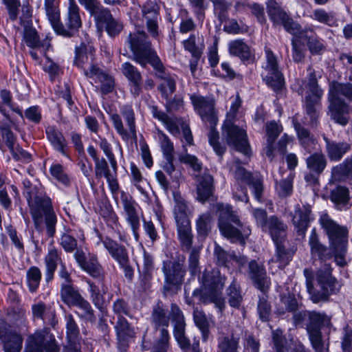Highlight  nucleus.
<instances>
[{
	"label": "nucleus",
	"instance_id": "nucleus-52",
	"mask_svg": "<svg viewBox=\"0 0 352 352\" xmlns=\"http://www.w3.org/2000/svg\"><path fill=\"white\" fill-rule=\"evenodd\" d=\"M85 283L88 285V291L90 293V298L94 306L102 311L104 306V294H106L107 289L104 293L102 287L100 289L99 286L96 284L95 282L90 280L89 278L85 279ZM98 284L102 286V284L98 281ZM104 287L107 289V287L104 285Z\"/></svg>",
	"mask_w": 352,
	"mask_h": 352
},
{
	"label": "nucleus",
	"instance_id": "nucleus-42",
	"mask_svg": "<svg viewBox=\"0 0 352 352\" xmlns=\"http://www.w3.org/2000/svg\"><path fill=\"white\" fill-rule=\"evenodd\" d=\"M0 113L4 117L5 120L11 124H14V120L11 118L10 115L6 109L8 107L13 112L17 113L20 117L23 118V113L19 105L12 101V96L11 92L8 89H2L0 91Z\"/></svg>",
	"mask_w": 352,
	"mask_h": 352
},
{
	"label": "nucleus",
	"instance_id": "nucleus-58",
	"mask_svg": "<svg viewBox=\"0 0 352 352\" xmlns=\"http://www.w3.org/2000/svg\"><path fill=\"white\" fill-rule=\"evenodd\" d=\"M170 336L168 329H160V336L157 338L151 348V352H169Z\"/></svg>",
	"mask_w": 352,
	"mask_h": 352
},
{
	"label": "nucleus",
	"instance_id": "nucleus-2",
	"mask_svg": "<svg viewBox=\"0 0 352 352\" xmlns=\"http://www.w3.org/2000/svg\"><path fill=\"white\" fill-rule=\"evenodd\" d=\"M226 280V276H221L219 271L205 270L199 278L203 288L195 289L192 297L197 298L200 303L204 305L214 303L222 314L226 308V300L222 296Z\"/></svg>",
	"mask_w": 352,
	"mask_h": 352
},
{
	"label": "nucleus",
	"instance_id": "nucleus-8",
	"mask_svg": "<svg viewBox=\"0 0 352 352\" xmlns=\"http://www.w3.org/2000/svg\"><path fill=\"white\" fill-rule=\"evenodd\" d=\"M333 267L330 264L325 263L319 268L316 274V280L320 290L314 287L311 283H307V292L310 295V299L314 303L327 302L331 295L340 292L342 285L332 274Z\"/></svg>",
	"mask_w": 352,
	"mask_h": 352
},
{
	"label": "nucleus",
	"instance_id": "nucleus-26",
	"mask_svg": "<svg viewBox=\"0 0 352 352\" xmlns=\"http://www.w3.org/2000/svg\"><path fill=\"white\" fill-rule=\"evenodd\" d=\"M45 132L52 148L62 155L69 157L68 142L62 131L55 125H48L45 127Z\"/></svg>",
	"mask_w": 352,
	"mask_h": 352
},
{
	"label": "nucleus",
	"instance_id": "nucleus-41",
	"mask_svg": "<svg viewBox=\"0 0 352 352\" xmlns=\"http://www.w3.org/2000/svg\"><path fill=\"white\" fill-rule=\"evenodd\" d=\"M197 199L201 203L212 200L214 192V179L210 174H204L197 186Z\"/></svg>",
	"mask_w": 352,
	"mask_h": 352
},
{
	"label": "nucleus",
	"instance_id": "nucleus-1",
	"mask_svg": "<svg viewBox=\"0 0 352 352\" xmlns=\"http://www.w3.org/2000/svg\"><path fill=\"white\" fill-rule=\"evenodd\" d=\"M47 19L55 32L66 38L76 36L82 25L80 8L76 0H68L65 25L60 21L59 0H44Z\"/></svg>",
	"mask_w": 352,
	"mask_h": 352
},
{
	"label": "nucleus",
	"instance_id": "nucleus-46",
	"mask_svg": "<svg viewBox=\"0 0 352 352\" xmlns=\"http://www.w3.org/2000/svg\"><path fill=\"white\" fill-rule=\"evenodd\" d=\"M304 88L309 90L307 94H323V90L319 87L318 82V76L316 71L311 65L307 67V76L302 80V85L297 90L299 95L302 96Z\"/></svg>",
	"mask_w": 352,
	"mask_h": 352
},
{
	"label": "nucleus",
	"instance_id": "nucleus-17",
	"mask_svg": "<svg viewBox=\"0 0 352 352\" xmlns=\"http://www.w3.org/2000/svg\"><path fill=\"white\" fill-rule=\"evenodd\" d=\"M190 99L196 113L201 120L209 124H217L218 122L217 111L215 109V100L211 96H203L193 94Z\"/></svg>",
	"mask_w": 352,
	"mask_h": 352
},
{
	"label": "nucleus",
	"instance_id": "nucleus-29",
	"mask_svg": "<svg viewBox=\"0 0 352 352\" xmlns=\"http://www.w3.org/2000/svg\"><path fill=\"white\" fill-rule=\"evenodd\" d=\"M228 52L231 56L238 57L245 64H253L256 60L254 50L243 39L231 41L228 43Z\"/></svg>",
	"mask_w": 352,
	"mask_h": 352
},
{
	"label": "nucleus",
	"instance_id": "nucleus-14",
	"mask_svg": "<svg viewBox=\"0 0 352 352\" xmlns=\"http://www.w3.org/2000/svg\"><path fill=\"white\" fill-rule=\"evenodd\" d=\"M74 257L82 270L102 284V291L104 293L107 290L104 287L106 272L99 262L97 255L89 253L87 256L82 249L76 248Z\"/></svg>",
	"mask_w": 352,
	"mask_h": 352
},
{
	"label": "nucleus",
	"instance_id": "nucleus-30",
	"mask_svg": "<svg viewBox=\"0 0 352 352\" xmlns=\"http://www.w3.org/2000/svg\"><path fill=\"white\" fill-rule=\"evenodd\" d=\"M262 231L268 233L274 243H284L287 236V226L277 216L272 215L269 217Z\"/></svg>",
	"mask_w": 352,
	"mask_h": 352
},
{
	"label": "nucleus",
	"instance_id": "nucleus-16",
	"mask_svg": "<svg viewBox=\"0 0 352 352\" xmlns=\"http://www.w3.org/2000/svg\"><path fill=\"white\" fill-rule=\"evenodd\" d=\"M74 65L81 69L87 78H92L94 69L100 66L96 63V49L91 43H81L75 47Z\"/></svg>",
	"mask_w": 352,
	"mask_h": 352
},
{
	"label": "nucleus",
	"instance_id": "nucleus-6",
	"mask_svg": "<svg viewBox=\"0 0 352 352\" xmlns=\"http://www.w3.org/2000/svg\"><path fill=\"white\" fill-rule=\"evenodd\" d=\"M328 100L331 118L342 126L346 125L349 122L347 115L349 104L352 103V83L332 82L328 93Z\"/></svg>",
	"mask_w": 352,
	"mask_h": 352
},
{
	"label": "nucleus",
	"instance_id": "nucleus-25",
	"mask_svg": "<svg viewBox=\"0 0 352 352\" xmlns=\"http://www.w3.org/2000/svg\"><path fill=\"white\" fill-rule=\"evenodd\" d=\"M248 274L253 285L262 292L267 293L270 287V278L267 276L265 266L255 260L248 264Z\"/></svg>",
	"mask_w": 352,
	"mask_h": 352
},
{
	"label": "nucleus",
	"instance_id": "nucleus-49",
	"mask_svg": "<svg viewBox=\"0 0 352 352\" xmlns=\"http://www.w3.org/2000/svg\"><path fill=\"white\" fill-rule=\"evenodd\" d=\"M240 336L232 333L218 338L217 352H239Z\"/></svg>",
	"mask_w": 352,
	"mask_h": 352
},
{
	"label": "nucleus",
	"instance_id": "nucleus-44",
	"mask_svg": "<svg viewBox=\"0 0 352 352\" xmlns=\"http://www.w3.org/2000/svg\"><path fill=\"white\" fill-rule=\"evenodd\" d=\"M60 296L61 300L68 307H76L84 298L72 283H61Z\"/></svg>",
	"mask_w": 352,
	"mask_h": 352
},
{
	"label": "nucleus",
	"instance_id": "nucleus-21",
	"mask_svg": "<svg viewBox=\"0 0 352 352\" xmlns=\"http://www.w3.org/2000/svg\"><path fill=\"white\" fill-rule=\"evenodd\" d=\"M294 36L306 42V45L312 56L322 55L327 50L324 40L317 34L313 25H307L303 28L300 27Z\"/></svg>",
	"mask_w": 352,
	"mask_h": 352
},
{
	"label": "nucleus",
	"instance_id": "nucleus-11",
	"mask_svg": "<svg viewBox=\"0 0 352 352\" xmlns=\"http://www.w3.org/2000/svg\"><path fill=\"white\" fill-rule=\"evenodd\" d=\"M265 60L261 74L262 80L274 92L279 94L285 87L284 76L280 69L277 56L267 47H265Z\"/></svg>",
	"mask_w": 352,
	"mask_h": 352
},
{
	"label": "nucleus",
	"instance_id": "nucleus-39",
	"mask_svg": "<svg viewBox=\"0 0 352 352\" xmlns=\"http://www.w3.org/2000/svg\"><path fill=\"white\" fill-rule=\"evenodd\" d=\"M150 320L155 330L167 329L168 327L170 317L167 314L166 305L162 300H157L153 306Z\"/></svg>",
	"mask_w": 352,
	"mask_h": 352
},
{
	"label": "nucleus",
	"instance_id": "nucleus-7",
	"mask_svg": "<svg viewBox=\"0 0 352 352\" xmlns=\"http://www.w3.org/2000/svg\"><path fill=\"white\" fill-rule=\"evenodd\" d=\"M120 201L125 221L130 226L135 240H139L140 221L142 220L143 228L146 234L152 242L157 241L159 236L153 223L151 221L145 220L141 208L133 197L128 192L121 191Z\"/></svg>",
	"mask_w": 352,
	"mask_h": 352
},
{
	"label": "nucleus",
	"instance_id": "nucleus-20",
	"mask_svg": "<svg viewBox=\"0 0 352 352\" xmlns=\"http://www.w3.org/2000/svg\"><path fill=\"white\" fill-rule=\"evenodd\" d=\"M307 172L305 173V182L311 185L318 184L319 177L327 166V158L321 151L314 152L305 159Z\"/></svg>",
	"mask_w": 352,
	"mask_h": 352
},
{
	"label": "nucleus",
	"instance_id": "nucleus-61",
	"mask_svg": "<svg viewBox=\"0 0 352 352\" xmlns=\"http://www.w3.org/2000/svg\"><path fill=\"white\" fill-rule=\"evenodd\" d=\"M180 24L179 27V32L187 34L193 32L196 28V23L193 19L190 16L189 12L186 8H182L179 12Z\"/></svg>",
	"mask_w": 352,
	"mask_h": 352
},
{
	"label": "nucleus",
	"instance_id": "nucleus-10",
	"mask_svg": "<svg viewBox=\"0 0 352 352\" xmlns=\"http://www.w3.org/2000/svg\"><path fill=\"white\" fill-rule=\"evenodd\" d=\"M126 43L133 54L132 59L142 67L146 68L147 65H152L160 60L144 31L131 32L126 38Z\"/></svg>",
	"mask_w": 352,
	"mask_h": 352
},
{
	"label": "nucleus",
	"instance_id": "nucleus-54",
	"mask_svg": "<svg viewBox=\"0 0 352 352\" xmlns=\"http://www.w3.org/2000/svg\"><path fill=\"white\" fill-rule=\"evenodd\" d=\"M173 212L176 223L190 221L188 204L180 196H175V206Z\"/></svg>",
	"mask_w": 352,
	"mask_h": 352
},
{
	"label": "nucleus",
	"instance_id": "nucleus-23",
	"mask_svg": "<svg viewBox=\"0 0 352 352\" xmlns=\"http://www.w3.org/2000/svg\"><path fill=\"white\" fill-rule=\"evenodd\" d=\"M112 171L110 170L107 161L102 157L99 160L95 162V175L97 179H100L104 177L109 185V189L113 195V197L118 205V195H120V186L117 179V170L112 168Z\"/></svg>",
	"mask_w": 352,
	"mask_h": 352
},
{
	"label": "nucleus",
	"instance_id": "nucleus-34",
	"mask_svg": "<svg viewBox=\"0 0 352 352\" xmlns=\"http://www.w3.org/2000/svg\"><path fill=\"white\" fill-rule=\"evenodd\" d=\"M307 316L308 323L306 329L309 336L321 335L322 329L331 325V318L324 312L308 311Z\"/></svg>",
	"mask_w": 352,
	"mask_h": 352
},
{
	"label": "nucleus",
	"instance_id": "nucleus-56",
	"mask_svg": "<svg viewBox=\"0 0 352 352\" xmlns=\"http://www.w3.org/2000/svg\"><path fill=\"white\" fill-rule=\"evenodd\" d=\"M42 272L36 266H32L26 271V283L30 293H36L39 288Z\"/></svg>",
	"mask_w": 352,
	"mask_h": 352
},
{
	"label": "nucleus",
	"instance_id": "nucleus-32",
	"mask_svg": "<svg viewBox=\"0 0 352 352\" xmlns=\"http://www.w3.org/2000/svg\"><path fill=\"white\" fill-rule=\"evenodd\" d=\"M31 310L33 320H41L46 325L53 327L58 323L55 309L43 301L34 303Z\"/></svg>",
	"mask_w": 352,
	"mask_h": 352
},
{
	"label": "nucleus",
	"instance_id": "nucleus-48",
	"mask_svg": "<svg viewBox=\"0 0 352 352\" xmlns=\"http://www.w3.org/2000/svg\"><path fill=\"white\" fill-rule=\"evenodd\" d=\"M23 31V41L32 49L45 50L50 45L47 41H41L36 30L32 25H25Z\"/></svg>",
	"mask_w": 352,
	"mask_h": 352
},
{
	"label": "nucleus",
	"instance_id": "nucleus-51",
	"mask_svg": "<svg viewBox=\"0 0 352 352\" xmlns=\"http://www.w3.org/2000/svg\"><path fill=\"white\" fill-rule=\"evenodd\" d=\"M95 72L92 74L91 78L96 79L100 83V92L102 95H107L111 93L115 88L114 78L104 71L101 67L98 70L94 69Z\"/></svg>",
	"mask_w": 352,
	"mask_h": 352
},
{
	"label": "nucleus",
	"instance_id": "nucleus-47",
	"mask_svg": "<svg viewBox=\"0 0 352 352\" xmlns=\"http://www.w3.org/2000/svg\"><path fill=\"white\" fill-rule=\"evenodd\" d=\"M4 352H21L23 347L22 336L14 331L0 334Z\"/></svg>",
	"mask_w": 352,
	"mask_h": 352
},
{
	"label": "nucleus",
	"instance_id": "nucleus-62",
	"mask_svg": "<svg viewBox=\"0 0 352 352\" xmlns=\"http://www.w3.org/2000/svg\"><path fill=\"white\" fill-rule=\"evenodd\" d=\"M257 312L260 320L263 322L270 320L272 312L271 304L268 300V296L266 293H263L258 296V301L257 303Z\"/></svg>",
	"mask_w": 352,
	"mask_h": 352
},
{
	"label": "nucleus",
	"instance_id": "nucleus-15",
	"mask_svg": "<svg viewBox=\"0 0 352 352\" xmlns=\"http://www.w3.org/2000/svg\"><path fill=\"white\" fill-rule=\"evenodd\" d=\"M59 352L60 346L49 328H44L30 335L24 352Z\"/></svg>",
	"mask_w": 352,
	"mask_h": 352
},
{
	"label": "nucleus",
	"instance_id": "nucleus-22",
	"mask_svg": "<svg viewBox=\"0 0 352 352\" xmlns=\"http://www.w3.org/2000/svg\"><path fill=\"white\" fill-rule=\"evenodd\" d=\"M92 17L97 28H104L107 34L111 38L118 36L124 29L122 21L114 18L108 8L104 7Z\"/></svg>",
	"mask_w": 352,
	"mask_h": 352
},
{
	"label": "nucleus",
	"instance_id": "nucleus-43",
	"mask_svg": "<svg viewBox=\"0 0 352 352\" xmlns=\"http://www.w3.org/2000/svg\"><path fill=\"white\" fill-rule=\"evenodd\" d=\"M323 94H307L303 102V108L309 117L312 124H316L321 109V98Z\"/></svg>",
	"mask_w": 352,
	"mask_h": 352
},
{
	"label": "nucleus",
	"instance_id": "nucleus-24",
	"mask_svg": "<svg viewBox=\"0 0 352 352\" xmlns=\"http://www.w3.org/2000/svg\"><path fill=\"white\" fill-rule=\"evenodd\" d=\"M151 66L155 72L156 77L163 80V82L158 87L162 96L166 100H168L176 90V76L166 72L165 67L161 59Z\"/></svg>",
	"mask_w": 352,
	"mask_h": 352
},
{
	"label": "nucleus",
	"instance_id": "nucleus-59",
	"mask_svg": "<svg viewBox=\"0 0 352 352\" xmlns=\"http://www.w3.org/2000/svg\"><path fill=\"white\" fill-rule=\"evenodd\" d=\"M193 319L201 333L202 341L206 342L210 335L209 323L206 314L203 311L195 309L193 311Z\"/></svg>",
	"mask_w": 352,
	"mask_h": 352
},
{
	"label": "nucleus",
	"instance_id": "nucleus-4",
	"mask_svg": "<svg viewBox=\"0 0 352 352\" xmlns=\"http://www.w3.org/2000/svg\"><path fill=\"white\" fill-rule=\"evenodd\" d=\"M27 201L35 228L45 229L46 235L53 238L56 234L57 217L51 199L41 190Z\"/></svg>",
	"mask_w": 352,
	"mask_h": 352
},
{
	"label": "nucleus",
	"instance_id": "nucleus-27",
	"mask_svg": "<svg viewBox=\"0 0 352 352\" xmlns=\"http://www.w3.org/2000/svg\"><path fill=\"white\" fill-rule=\"evenodd\" d=\"M312 220L311 208L309 205L300 206L297 204L296 206L294 213L292 215V223L299 236L305 235L310 221Z\"/></svg>",
	"mask_w": 352,
	"mask_h": 352
},
{
	"label": "nucleus",
	"instance_id": "nucleus-9",
	"mask_svg": "<svg viewBox=\"0 0 352 352\" xmlns=\"http://www.w3.org/2000/svg\"><path fill=\"white\" fill-rule=\"evenodd\" d=\"M184 255H177L173 260L162 263V270L164 276L162 293L164 297L176 295L181 290L186 274Z\"/></svg>",
	"mask_w": 352,
	"mask_h": 352
},
{
	"label": "nucleus",
	"instance_id": "nucleus-53",
	"mask_svg": "<svg viewBox=\"0 0 352 352\" xmlns=\"http://www.w3.org/2000/svg\"><path fill=\"white\" fill-rule=\"evenodd\" d=\"M226 292L229 305L237 309H240L243 297L239 285L234 280L226 289Z\"/></svg>",
	"mask_w": 352,
	"mask_h": 352
},
{
	"label": "nucleus",
	"instance_id": "nucleus-50",
	"mask_svg": "<svg viewBox=\"0 0 352 352\" xmlns=\"http://www.w3.org/2000/svg\"><path fill=\"white\" fill-rule=\"evenodd\" d=\"M331 177L338 182L352 178V157H346L342 163L331 168Z\"/></svg>",
	"mask_w": 352,
	"mask_h": 352
},
{
	"label": "nucleus",
	"instance_id": "nucleus-57",
	"mask_svg": "<svg viewBox=\"0 0 352 352\" xmlns=\"http://www.w3.org/2000/svg\"><path fill=\"white\" fill-rule=\"evenodd\" d=\"M213 5L214 16L219 21L222 23L229 19V10L231 8L232 3L227 0H210Z\"/></svg>",
	"mask_w": 352,
	"mask_h": 352
},
{
	"label": "nucleus",
	"instance_id": "nucleus-60",
	"mask_svg": "<svg viewBox=\"0 0 352 352\" xmlns=\"http://www.w3.org/2000/svg\"><path fill=\"white\" fill-rule=\"evenodd\" d=\"M15 123L11 124L9 122H2L0 124V132L3 140L6 146L9 150L14 147L17 144V138L16 135L12 131V126H14Z\"/></svg>",
	"mask_w": 352,
	"mask_h": 352
},
{
	"label": "nucleus",
	"instance_id": "nucleus-12",
	"mask_svg": "<svg viewBox=\"0 0 352 352\" xmlns=\"http://www.w3.org/2000/svg\"><path fill=\"white\" fill-rule=\"evenodd\" d=\"M170 316L173 322V336L182 352H201L199 338H194L192 344L186 336V322L182 311L175 303L170 305Z\"/></svg>",
	"mask_w": 352,
	"mask_h": 352
},
{
	"label": "nucleus",
	"instance_id": "nucleus-28",
	"mask_svg": "<svg viewBox=\"0 0 352 352\" xmlns=\"http://www.w3.org/2000/svg\"><path fill=\"white\" fill-rule=\"evenodd\" d=\"M325 143V151L330 162H338L351 150V144L346 141L337 142L322 136Z\"/></svg>",
	"mask_w": 352,
	"mask_h": 352
},
{
	"label": "nucleus",
	"instance_id": "nucleus-55",
	"mask_svg": "<svg viewBox=\"0 0 352 352\" xmlns=\"http://www.w3.org/2000/svg\"><path fill=\"white\" fill-rule=\"evenodd\" d=\"M276 246V253L274 255V261L278 263V268H285L292 261L294 252L286 249L283 243H274Z\"/></svg>",
	"mask_w": 352,
	"mask_h": 352
},
{
	"label": "nucleus",
	"instance_id": "nucleus-45",
	"mask_svg": "<svg viewBox=\"0 0 352 352\" xmlns=\"http://www.w3.org/2000/svg\"><path fill=\"white\" fill-rule=\"evenodd\" d=\"M177 238L181 249L184 252H188L192 249L193 243V234L190 221L176 223Z\"/></svg>",
	"mask_w": 352,
	"mask_h": 352
},
{
	"label": "nucleus",
	"instance_id": "nucleus-33",
	"mask_svg": "<svg viewBox=\"0 0 352 352\" xmlns=\"http://www.w3.org/2000/svg\"><path fill=\"white\" fill-rule=\"evenodd\" d=\"M122 72L130 83V91L133 97H138L142 92V76L136 67L129 62L122 65Z\"/></svg>",
	"mask_w": 352,
	"mask_h": 352
},
{
	"label": "nucleus",
	"instance_id": "nucleus-63",
	"mask_svg": "<svg viewBox=\"0 0 352 352\" xmlns=\"http://www.w3.org/2000/svg\"><path fill=\"white\" fill-rule=\"evenodd\" d=\"M117 338H133L135 335L133 328L123 316H118L115 326Z\"/></svg>",
	"mask_w": 352,
	"mask_h": 352
},
{
	"label": "nucleus",
	"instance_id": "nucleus-37",
	"mask_svg": "<svg viewBox=\"0 0 352 352\" xmlns=\"http://www.w3.org/2000/svg\"><path fill=\"white\" fill-rule=\"evenodd\" d=\"M44 263L45 266V280L47 283H49L54 278L58 265L60 264V265L61 263H63L61 252L54 246L50 247L47 254L45 256Z\"/></svg>",
	"mask_w": 352,
	"mask_h": 352
},
{
	"label": "nucleus",
	"instance_id": "nucleus-13",
	"mask_svg": "<svg viewBox=\"0 0 352 352\" xmlns=\"http://www.w3.org/2000/svg\"><path fill=\"white\" fill-rule=\"evenodd\" d=\"M120 112L124 118L128 130L124 127L120 115L113 113L110 116V120L117 133L122 140L128 142L130 139H137L135 116L131 104H124L120 107Z\"/></svg>",
	"mask_w": 352,
	"mask_h": 352
},
{
	"label": "nucleus",
	"instance_id": "nucleus-5",
	"mask_svg": "<svg viewBox=\"0 0 352 352\" xmlns=\"http://www.w3.org/2000/svg\"><path fill=\"white\" fill-rule=\"evenodd\" d=\"M319 223L327 235L329 245L335 252V262L340 267H344L347 263L346 255L349 241V230L333 220L327 213L321 214Z\"/></svg>",
	"mask_w": 352,
	"mask_h": 352
},
{
	"label": "nucleus",
	"instance_id": "nucleus-40",
	"mask_svg": "<svg viewBox=\"0 0 352 352\" xmlns=\"http://www.w3.org/2000/svg\"><path fill=\"white\" fill-rule=\"evenodd\" d=\"M269 17L274 26L283 25L285 31L292 35L296 34L300 28V24L294 21L283 8L273 12Z\"/></svg>",
	"mask_w": 352,
	"mask_h": 352
},
{
	"label": "nucleus",
	"instance_id": "nucleus-38",
	"mask_svg": "<svg viewBox=\"0 0 352 352\" xmlns=\"http://www.w3.org/2000/svg\"><path fill=\"white\" fill-rule=\"evenodd\" d=\"M98 236L100 241L98 243H102L110 256L118 264L129 258L127 249L124 245L108 236L103 238L101 234H98Z\"/></svg>",
	"mask_w": 352,
	"mask_h": 352
},
{
	"label": "nucleus",
	"instance_id": "nucleus-36",
	"mask_svg": "<svg viewBox=\"0 0 352 352\" xmlns=\"http://www.w3.org/2000/svg\"><path fill=\"white\" fill-rule=\"evenodd\" d=\"M294 127L296 131L300 146L307 153L312 154L317 151L318 142L317 138L311 135L308 129L302 126L296 119L292 120Z\"/></svg>",
	"mask_w": 352,
	"mask_h": 352
},
{
	"label": "nucleus",
	"instance_id": "nucleus-31",
	"mask_svg": "<svg viewBox=\"0 0 352 352\" xmlns=\"http://www.w3.org/2000/svg\"><path fill=\"white\" fill-rule=\"evenodd\" d=\"M309 245L311 257L314 259H318L322 262H325L331 260L333 257L335 258V252L329 245L327 247L320 241L315 229L312 230L309 236Z\"/></svg>",
	"mask_w": 352,
	"mask_h": 352
},
{
	"label": "nucleus",
	"instance_id": "nucleus-3",
	"mask_svg": "<svg viewBox=\"0 0 352 352\" xmlns=\"http://www.w3.org/2000/svg\"><path fill=\"white\" fill-rule=\"evenodd\" d=\"M218 227L221 234L232 243L244 246L251 234L249 226L242 223L237 212L228 204H217Z\"/></svg>",
	"mask_w": 352,
	"mask_h": 352
},
{
	"label": "nucleus",
	"instance_id": "nucleus-19",
	"mask_svg": "<svg viewBox=\"0 0 352 352\" xmlns=\"http://www.w3.org/2000/svg\"><path fill=\"white\" fill-rule=\"evenodd\" d=\"M223 129L226 132L227 144L249 157L251 155V150L246 131L231 122L224 124Z\"/></svg>",
	"mask_w": 352,
	"mask_h": 352
},
{
	"label": "nucleus",
	"instance_id": "nucleus-18",
	"mask_svg": "<svg viewBox=\"0 0 352 352\" xmlns=\"http://www.w3.org/2000/svg\"><path fill=\"white\" fill-rule=\"evenodd\" d=\"M160 7L153 1L147 0L141 7V12L148 33L151 36L158 40L161 34L159 23L162 20Z\"/></svg>",
	"mask_w": 352,
	"mask_h": 352
},
{
	"label": "nucleus",
	"instance_id": "nucleus-64",
	"mask_svg": "<svg viewBox=\"0 0 352 352\" xmlns=\"http://www.w3.org/2000/svg\"><path fill=\"white\" fill-rule=\"evenodd\" d=\"M82 310V313H78L77 315L80 318L85 322L94 323L96 320L95 311L91 304L85 298L76 306Z\"/></svg>",
	"mask_w": 352,
	"mask_h": 352
},
{
	"label": "nucleus",
	"instance_id": "nucleus-35",
	"mask_svg": "<svg viewBox=\"0 0 352 352\" xmlns=\"http://www.w3.org/2000/svg\"><path fill=\"white\" fill-rule=\"evenodd\" d=\"M350 194L349 188L342 185H337L330 190L329 199L336 210H346L352 206V198Z\"/></svg>",
	"mask_w": 352,
	"mask_h": 352
}]
</instances>
